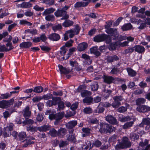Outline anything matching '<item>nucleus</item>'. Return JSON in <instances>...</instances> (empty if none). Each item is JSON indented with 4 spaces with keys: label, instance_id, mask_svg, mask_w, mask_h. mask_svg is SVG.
Masks as SVG:
<instances>
[{
    "label": "nucleus",
    "instance_id": "473e14b6",
    "mask_svg": "<svg viewBox=\"0 0 150 150\" xmlns=\"http://www.w3.org/2000/svg\"><path fill=\"white\" fill-rule=\"evenodd\" d=\"M25 117V120L22 121V123L23 125H32L34 123V121L33 120L30 119L27 117Z\"/></svg>",
    "mask_w": 150,
    "mask_h": 150
},
{
    "label": "nucleus",
    "instance_id": "aec40b11",
    "mask_svg": "<svg viewBox=\"0 0 150 150\" xmlns=\"http://www.w3.org/2000/svg\"><path fill=\"white\" fill-rule=\"evenodd\" d=\"M23 142H25L22 146L23 147L26 148L27 147L28 145H30L35 143L34 141L30 140L28 138V137H27L26 139L22 141Z\"/></svg>",
    "mask_w": 150,
    "mask_h": 150
},
{
    "label": "nucleus",
    "instance_id": "c756f323",
    "mask_svg": "<svg viewBox=\"0 0 150 150\" xmlns=\"http://www.w3.org/2000/svg\"><path fill=\"white\" fill-rule=\"evenodd\" d=\"M26 130L27 131L29 132H31L33 134L35 132H36L38 129V127H34L32 125H29L26 128Z\"/></svg>",
    "mask_w": 150,
    "mask_h": 150
},
{
    "label": "nucleus",
    "instance_id": "13d9d810",
    "mask_svg": "<svg viewBox=\"0 0 150 150\" xmlns=\"http://www.w3.org/2000/svg\"><path fill=\"white\" fill-rule=\"evenodd\" d=\"M44 114L42 113H39L37 116L36 119L38 121L41 122L44 119Z\"/></svg>",
    "mask_w": 150,
    "mask_h": 150
},
{
    "label": "nucleus",
    "instance_id": "4d7b16f0",
    "mask_svg": "<svg viewBox=\"0 0 150 150\" xmlns=\"http://www.w3.org/2000/svg\"><path fill=\"white\" fill-rule=\"evenodd\" d=\"M119 71V69L117 68V66H115L112 69L110 73L112 74H116Z\"/></svg>",
    "mask_w": 150,
    "mask_h": 150
},
{
    "label": "nucleus",
    "instance_id": "5701e85b",
    "mask_svg": "<svg viewBox=\"0 0 150 150\" xmlns=\"http://www.w3.org/2000/svg\"><path fill=\"white\" fill-rule=\"evenodd\" d=\"M119 59V57L116 55H113L112 56H108L107 58V60L108 62L111 63L114 61H117Z\"/></svg>",
    "mask_w": 150,
    "mask_h": 150
},
{
    "label": "nucleus",
    "instance_id": "bf43d9fd",
    "mask_svg": "<svg viewBox=\"0 0 150 150\" xmlns=\"http://www.w3.org/2000/svg\"><path fill=\"white\" fill-rule=\"evenodd\" d=\"M66 129L65 128H61L58 131V136H59L62 135H64L66 133Z\"/></svg>",
    "mask_w": 150,
    "mask_h": 150
},
{
    "label": "nucleus",
    "instance_id": "a19ab883",
    "mask_svg": "<svg viewBox=\"0 0 150 150\" xmlns=\"http://www.w3.org/2000/svg\"><path fill=\"white\" fill-rule=\"evenodd\" d=\"M113 99L114 100V101H115V102L121 105L120 101H122L123 99V98L122 96H114L113 97Z\"/></svg>",
    "mask_w": 150,
    "mask_h": 150
},
{
    "label": "nucleus",
    "instance_id": "e433bc0d",
    "mask_svg": "<svg viewBox=\"0 0 150 150\" xmlns=\"http://www.w3.org/2000/svg\"><path fill=\"white\" fill-rule=\"evenodd\" d=\"M86 3H84V2L78 1L74 4V7L76 8H79L81 7H86Z\"/></svg>",
    "mask_w": 150,
    "mask_h": 150
},
{
    "label": "nucleus",
    "instance_id": "dca6fc26",
    "mask_svg": "<svg viewBox=\"0 0 150 150\" xmlns=\"http://www.w3.org/2000/svg\"><path fill=\"white\" fill-rule=\"evenodd\" d=\"M88 47V44L86 42H82L78 44L77 46L78 50L81 52L85 50Z\"/></svg>",
    "mask_w": 150,
    "mask_h": 150
},
{
    "label": "nucleus",
    "instance_id": "9b49d317",
    "mask_svg": "<svg viewBox=\"0 0 150 150\" xmlns=\"http://www.w3.org/2000/svg\"><path fill=\"white\" fill-rule=\"evenodd\" d=\"M112 41L109 43V44L108 46V48L111 51H115L116 50L117 47L120 45V42L117 41L111 42Z\"/></svg>",
    "mask_w": 150,
    "mask_h": 150
},
{
    "label": "nucleus",
    "instance_id": "e2e57ef3",
    "mask_svg": "<svg viewBox=\"0 0 150 150\" xmlns=\"http://www.w3.org/2000/svg\"><path fill=\"white\" fill-rule=\"evenodd\" d=\"M109 141L110 142H116L117 141V135L114 134L110 137Z\"/></svg>",
    "mask_w": 150,
    "mask_h": 150
},
{
    "label": "nucleus",
    "instance_id": "f3484780",
    "mask_svg": "<svg viewBox=\"0 0 150 150\" xmlns=\"http://www.w3.org/2000/svg\"><path fill=\"white\" fill-rule=\"evenodd\" d=\"M77 121L75 120L69 121L66 125V127L69 129H71L75 127L77 125Z\"/></svg>",
    "mask_w": 150,
    "mask_h": 150
},
{
    "label": "nucleus",
    "instance_id": "2eb2a0df",
    "mask_svg": "<svg viewBox=\"0 0 150 150\" xmlns=\"http://www.w3.org/2000/svg\"><path fill=\"white\" fill-rule=\"evenodd\" d=\"M90 52L91 54H93L96 57H98L101 55L100 53L98 51V47L97 46H93L90 48Z\"/></svg>",
    "mask_w": 150,
    "mask_h": 150
},
{
    "label": "nucleus",
    "instance_id": "09e8293b",
    "mask_svg": "<svg viewBox=\"0 0 150 150\" xmlns=\"http://www.w3.org/2000/svg\"><path fill=\"white\" fill-rule=\"evenodd\" d=\"M19 24L21 25H26L27 26H31L32 25V23L24 19L20 20Z\"/></svg>",
    "mask_w": 150,
    "mask_h": 150
},
{
    "label": "nucleus",
    "instance_id": "20e7f679",
    "mask_svg": "<svg viewBox=\"0 0 150 150\" xmlns=\"http://www.w3.org/2000/svg\"><path fill=\"white\" fill-rule=\"evenodd\" d=\"M54 14L57 17H62L61 20L67 19L69 18V16L67 14V12L61 8H58L54 12Z\"/></svg>",
    "mask_w": 150,
    "mask_h": 150
},
{
    "label": "nucleus",
    "instance_id": "58836bf2",
    "mask_svg": "<svg viewBox=\"0 0 150 150\" xmlns=\"http://www.w3.org/2000/svg\"><path fill=\"white\" fill-rule=\"evenodd\" d=\"M8 103L7 100H2L0 101V108L4 109L7 108L8 107Z\"/></svg>",
    "mask_w": 150,
    "mask_h": 150
},
{
    "label": "nucleus",
    "instance_id": "1a4fd4ad",
    "mask_svg": "<svg viewBox=\"0 0 150 150\" xmlns=\"http://www.w3.org/2000/svg\"><path fill=\"white\" fill-rule=\"evenodd\" d=\"M136 110L140 112H146L150 111V107L145 105H141L138 106L136 108Z\"/></svg>",
    "mask_w": 150,
    "mask_h": 150
},
{
    "label": "nucleus",
    "instance_id": "f03ea898",
    "mask_svg": "<svg viewBox=\"0 0 150 150\" xmlns=\"http://www.w3.org/2000/svg\"><path fill=\"white\" fill-rule=\"evenodd\" d=\"M93 41L99 42L105 41L106 44H108L112 41V38L110 36L105 33L99 34L93 38Z\"/></svg>",
    "mask_w": 150,
    "mask_h": 150
},
{
    "label": "nucleus",
    "instance_id": "4c0bfd02",
    "mask_svg": "<svg viewBox=\"0 0 150 150\" xmlns=\"http://www.w3.org/2000/svg\"><path fill=\"white\" fill-rule=\"evenodd\" d=\"M146 100L143 98H139L136 100V105L138 106L142 105V104H144L146 102Z\"/></svg>",
    "mask_w": 150,
    "mask_h": 150
},
{
    "label": "nucleus",
    "instance_id": "39448f33",
    "mask_svg": "<svg viewBox=\"0 0 150 150\" xmlns=\"http://www.w3.org/2000/svg\"><path fill=\"white\" fill-rule=\"evenodd\" d=\"M12 39V36L9 35L8 36V38H4L3 40V42H7L6 45V47H9L8 48L6 47V50L7 52L9 51L14 48V47L13 46L12 43L11 42Z\"/></svg>",
    "mask_w": 150,
    "mask_h": 150
},
{
    "label": "nucleus",
    "instance_id": "49530a36",
    "mask_svg": "<svg viewBox=\"0 0 150 150\" xmlns=\"http://www.w3.org/2000/svg\"><path fill=\"white\" fill-rule=\"evenodd\" d=\"M55 9L53 8H47L42 13L43 15H47L48 14H50L53 13Z\"/></svg>",
    "mask_w": 150,
    "mask_h": 150
},
{
    "label": "nucleus",
    "instance_id": "338daca9",
    "mask_svg": "<svg viewBox=\"0 0 150 150\" xmlns=\"http://www.w3.org/2000/svg\"><path fill=\"white\" fill-rule=\"evenodd\" d=\"M99 105H101L103 107L106 108H109L111 105V104L107 102L103 103L101 102L99 103Z\"/></svg>",
    "mask_w": 150,
    "mask_h": 150
},
{
    "label": "nucleus",
    "instance_id": "6ab92c4d",
    "mask_svg": "<svg viewBox=\"0 0 150 150\" xmlns=\"http://www.w3.org/2000/svg\"><path fill=\"white\" fill-rule=\"evenodd\" d=\"M134 48L135 51L140 54L144 53L145 51L144 47L140 45H136L134 46Z\"/></svg>",
    "mask_w": 150,
    "mask_h": 150
},
{
    "label": "nucleus",
    "instance_id": "37998d69",
    "mask_svg": "<svg viewBox=\"0 0 150 150\" xmlns=\"http://www.w3.org/2000/svg\"><path fill=\"white\" fill-rule=\"evenodd\" d=\"M56 119L60 120L62 119L64 117V112H58L56 113Z\"/></svg>",
    "mask_w": 150,
    "mask_h": 150
},
{
    "label": "nucleus",
    "instance_id": "6e6d98bb",
    "mask_svg": "<svg viewBox=\"0 0 150 150\" xmlns=\"http://www.w3.org/2000/svg\"><path fill=\"white\" fill-rule=\"evenodd\" d=\"M52 98H53L52 95L49 93L43 96L42 98L45 100H48L51 98L52 99Z\"/></svg>",
    "mask_w": 150,
    "mask_h": 150
},
{
    "label": "nucleus",
    "instance_id": "ea45409f",
    "mask_svg": "<svg viewBox=\"0 0 150 150\" xmlns=\"http://www.w3.org/2000/svg\"><path fill=\"white\" fill-rule=\"evenodd\" d=\"M27 136L26 133L24 132H21L19 133L18 134V138L19 141L23 140Z\"/></svg>",
    "mask_w": 150,
    "mask_h": 150
},
{
    "label": "nucleus",
    "instance_id": "72a5a7b5",
    "mask_svg": "<svg viewBox=\"0 0 150 150\" xmlns=\"http://www.w3.org/2000/svg\"><path fill=\"white\" fill-rule=\"evenodd\" d=\"M100 105L96 107L93 111V113H103L105 110V108L102 107H100L99 106Z\"/></svg>",
    "mask_w": 150,
    "mask_h": 150
},
{
    "label": "nucleus",
    "instance_id": "774afa93",
    "mask_svg": "<svg viewBox=\"0 0 150 150\" xmlns=\"http://www.w3.org/2000/svg\"><path fill=\"white\" fill-rule=\"evenodd\" d=\"M127 109V108L126 107L122 106L118 109L117 111L119 112L123 113L126 111Z\"/></svg>",
    "mask_w": 150,
    "mask_h": 150
},
{
    "label": "nucleus",
    "instance_id": "b1692460",
    "mask_svg": "<svg viewBox=\"0 0 150 150\" xmlns=\"http://www.w3.org/2000/svg\"><path fill=\"white\" fill-rule=\"evenodd\" d=\"M144 125H150V118L149 117L144 118L142 119V121L139 126L140 127H143Z\"/></svg>",
    "mask_w": 150,
    "mask_h": 150
},
{
    "label": "nucleus",
    "instance_id": "5fc2aeb1",
    "mask_svg": "<svg viewBox=\"0 0 150 150\" xmlns=\"http://www.w3.org/2000/svg\"><path fill=\"white\" fill-rule=\"evenodd\" d=\"M11 97L9 93H5L1 94L0 99H7Z\"/></svg>",
    "mask_w": 150,
    "mask_h": 150
},
{
    "label": "nucleus",
    "instance_id": "f8f14e48",
    "mask_svg": "<svg viewBox=\"0 0 150 150\" xmlns=\"http://www.w3.org/2000/svg\"><path fill=\"white\" fill-rule=\"evenodd\" d=\"M48 38L51 41H56L60 40V35L57 33H52L48 36Z\"/></svg>",
    "mask_w": 150,
    "mask_h": 150
},
{
    "label": "nucleus",
    "instance_id": "680f3d73",
    "mask_svg": "<svg viewBox=\"0 0 150 150\" xmlns=\"http://www.w3.org/2000/svg\"><path fill=\"white\" fill-rule=\"evenodd\" d=\"M102 144V142L100 140H96L94 141L93 144V146H95L96 147H100Z\"/></svg>",
    "mask_w": 150,
    "mask_h": 150
},
{
    "label": "nucleus",
    "instance_id": "0eeeda50",
    "mask_svg": "<svg viewBox=\"0 0 150 150\" xmlns=\"http://www.w3.org/2000/svg\"><path fill=\"white\" fill-rule=\"evenodd\" d=\"M47 37L45 33H42L40 35V37H35L33 39V42L34 43H37L41 41L45 42L47 40Z\"/></svg>",
    "mask_w": 150,
    "mask_h": 150
},
{
    "label": "nucleus",
    "instance_id": "9d476101",
    "mask_svg": "<svg viewBox=\"0 0 150 150\" xmlns=\"http://www.w3.org/2000/svg\"><path fill=\"white\" fill-rule=\"evenodd\" d=\"M60 99V97H54L52 98V100H48L46 102L47 106V107H50L52 105H56L57 104L58 100Z\"/></svg>",
    "mask_w": 150,
    "mask_h": 150
},
{
    "label": "nucleus",
    "instance_id": "864d4df0",
    "mask_svg": "<svg viewBox=\"0 0 150 150\" xmlns=\"http://www.w3.org/2000/svg\"><path fill=\"white\" fill-rule=\"evenodd\" d=\"M40 47L42 51L47 52H49L51 50L50 47L45 45H40Z\"/></svg>",
    "mask_w": 150,
    "mask_h": 150
},
{
    "label": "nucleus",
    "instance_id": "f704fd0d",
    "mask_svg": "<svg viewBox=\"0 0 150 150\" xmlns=\"http://www.w3.org/2000/svg\"><path fill=\"white\" fill-rule=\"evenodd\" d=\"M132 118L129 116L126 117L124 116L123 115L120 116L119 117V120L122 122H125L131 120Z\"/></svg>",
    "mask_w": 150,
    "mask_h": 150
},
{
    "label": "nucleus",
    "instance_id": "a878e982",
    "mask_svg": "<svg viewBox=\"0 0 150 150\" xmlns=\"http://www.w3.org/2000/svg\"><path fill=\"white\" fill-rule=\"evenodd\" d=\"M57 104L58 105V109L59 110H63L65 107L64 103L61 100L60 97V99L58 100Z\"/></svg>",
    "mask_w": 150,
    "mask_h": 150
},
{
    "label": "nucleus",
    "instance_id": "4468645a",
    "mask_svg": "<svg viewBox=\"0 0 150 150\" xmlns=\"http://www.w3.org/2000/svg\"><path fill=\"white\" fill-rule=\"evenodd\" d=\"M103 79L104 82L109 84L112 83L115 80V78L114 77L106 75H103Z\"/></svg>",
    "mask_w": 150,
    "mask_h": 150
},
{
    "label": "nucleus",
    "instance_id": "8fccbe9b",
    "mask_svg": "<svg viewBox=\"0 0 150 150\" xmlns=\"http://www.w3.org/2000/svg\"><path fill=\"white\" fill-rule=\"evenodd\" d=\"M62 29V25L61 23L54 26L52 27V29L54 32L57 30H60Z\"/></svg>",
    "mask_w": 150,
    "mask_h": 150
},
{
    "label": "nucleus",
    "instance_id": "bb28decb",
    "mask_svg": "<svg viewBox=\"0 0 150 150\" xmlns=\"http://www.w3.org/2000/svg\"><path fill=\"white\" fill-rule=\"evenodd\" d=\"M21 8H28L31 7L32 6V4L30 2H23L20 4Z\"/></svg>",
    "mask_w": 150,
    "mask_h": 150
},
{
    "label": "nucleus",
    "instance_id": "7ed1b4c3",
    "mask_svg": "<svg viewBox=\"0 0 150 150\" xmlns=\"http://www.w3.org/2000/svg\"><path fill=\"white\" fill-rule=\"evenodd\" d=\"M131 145V142L129 141L128 138L127 137H124L121 142L116 145L115 148L117 149H127L130 147Z\"/></svg>",
    "mask_w": 150,
    "mask_h": 150
},
{
    "label": "nucleus",
    "instance_id": "ddd939ff",
    "mask_svg": "<svg viewBox=\"0 0 150 150\" xmlns=\"http://www.w3.org/2000/svg\"><path fill=\"white\" fill-rule=\"evenodd\" d=\"M81 58L84 59V63L87 65H89L91 64L92 60L90 57L86 54L84 53L82 54Z\"/></svg>",
    "mask_w": 150,
    "mask_h": 150
},
{
    "label": "nucleus",
    "instance_id": "603ef678",
    "mask_svg": "<svg viewBox=\"0 0 150 150\" xmlns=\"http://www.w3.org/2000/svg\"><path fill=\"white\" fill-rule=\"evenodd\" d=\"M83 110L84 113L87 114H91L93 112L92 108L90 107L85 108Z\"/></svg>",
    "mask_w": 150,
    "mask_h": 150
},
{
    "label": "nucleus",
    "instance_id": "a211bd4d",
    "mask_svg": "<svg viewBox=\"0 0 150 150\" xmlns=\"http://www.w3.org/2000/svg\"><path fill=\"white\" fill-rule=\"evenodd\" d=\"M51 127V126L49 125H45L41 127H38V129L40 132H46L50 130Z\"/></svg>",
    "mask_w": 150,
    "mask_h": 150
},
{
    "label": "nucleus",
    "instance_id": "79ce46f5",
    "mask_svg": "<svg viewBox=\"0 0 150 150\" xmlns=\"http://www.w3.org/2000/svg\"><path fill=\"white\" fill-rule=\"evenodd\" d=\"M49 130L50 134L52 137H56L58 136V131L56 130L54 128H52L51 129H50Z\"/></svg>",
    "mask_w": 150,
    "mask_h": 150
},
{
    "label": "nucleus",
    "instance_id": "0e129e2a",
    "mask_svg": "<svg viewBox=\"0 0 150 150\" xmlns=\"http://www.w3.org/2000/svg\"><path fill=\"white\" fill-rule=\"evenodd\" d=\"M91 93L90 91L87 90H85L81 92V95L82 97H85V98L86 97H87V96L91 95Z\"/></svg>",
    "mask_w": 150,
    "mask_h": 150
},
{
    "label": "nucleus",
    "instance_id": "c03bdc74",
    "mask_svg": "<svg viewBox=\"0 0 150 150\" xmlns=\"http://www.w3.org/2000/svg\"><path fill=\"white\" fill-rule=\"evenodd\" d=\"M11 131L5 127L3 131V133L5 137H8L10 136Z\"/></svg>",
    "mask_w": 150,
    "mask_h": 150
},
{
    "label": "nucleus",
    "instance_id": "3c124183",
    "mask_svg": "<svg viewBox=\"0 0 150 150\" xmlns=\"http://www.w3.org/2000/svg\"><path fill=\"white\" fill-rule=\"evenodd\" d=\"M67 139L68 140L71 141V142L75 143L76 142L75 136L74 134L69 135Z\"/></svg>",
    "mask_w": 150,
    "mask_h": 150
},
{
    "label": "nucleus",
    "instance_id": "393cba45",
    "mask_svg": "<svg viewBox=\"0 0 150 150\" xmlns=\"http://www.w3.org/2000/svg\"><path fill=\"white\" fill-rule=\"evenodd\" d=\"M23 115L24 117H29L31 115V111H30V107L29 106H27L23 110Z\"/></svg>",
    "mask_w": 150,
    "mask_h": 150
},
{
    "label": "nucleus",
    "instance_id": "a18cd8bd",
    "mask_svg": "<svg viewBox=\"0 0 150 150\" xmlns=\"http://www.w3.org/2000/svg\"><path fill=\"white\" fill-rule=\"evenodd\" d=\"M43 88L41 86H38L35 87L33 89V92L36 93H40L43 91Z\"/></svg>",
    "mask_w": 150,
    "mask_h": 150
},
{
    "label": "nucleus",
    "instance_id": "052dcab7",
    "mask_svg": "<svg viewBox=\"0 0 150 150\" xmlns=\"http://www.w3.org/2000/svg\"><path fill=\"white\" fill-rule=\"evenodd\" d=\"M134 48V47H128L127 49H126L125 50V53L126 54H127L129 53L130 54L132 53L134 51V50H135Z\"/></svg>",
    "mask_w": 150,
    "mask_h": 150
},
{
    "label": "nucleus",
    "instance_id": "412c9836",
    "mask_svg": "<svg viewBox=\"0 0 150 150\" xmlns=\"http://www.w3.org/2000/svg\"><path fill=\"white\" fill-rule=\"evenodd\" d=\"M32 45L31 42H23L21 43L19 47L21 48H29Z\"/></svg>",
    "mask_w": 150,
    "mask_h": 150
},
{
    "label": "nucleus",
    "instance_id": "423d86ee",
    "mask_svg": "<svg viewBox=\"0 0 150 150\" xmlns=\"http://www.w3.org/2000/svg\"><path fill=\"white\" fill-rule=\"evenodd\" d=\"M105 120L108 123L112 125H118L119 122L115 117L112 115H108L105 117Z\"/></svg>",
    "mask_w": 150,
    "mask_h": 150
},
{
    "label": "nucleus",
    "instance_id": "de8ad7c7",
    "mask_svg": "<svg viewBox=\"0 0 150 150\" xmlns=\"http://www.w3.org/2000/svg\"><path fill=\"white\" fill-rule=\"evenodd\" d=\"M99 85L97 82L93 83L91 85V88L92 91H97Z\"/></svg>",
    "mask_w": 150,
    "mask_h": 150
},
{
    "label": "nucleus",
    "instance_id": "cd10ccee",
    "mask_svg": "<svg viewBox=\"0 0 150 150\" xmlns=\"http://www.w3.org/2000/svg\"><path fill=\"white\" fill-rule=\"evenodd\" d=\"M126 70L128 73L129 76L131 77H134L137 74L136 71L131 68L128 67L127 68Z\"/></svg>",
    "mask_w": 150,
    "mask_h": 150
},
{
    "label": "nucleus",
    "instance_id": "4be33fe9",
    "mask_svg": "<svg viewBox=\"0 0 150 150\" xmlns=\"http://www.w3.org/2000/svg\"><path fill=\"white\" fill-rule=\"evenodd\" d=\"M133 26L131 23H127L124 24L121 26V29L123 31H126L131 29L132 28Z\"/></svg>",
    "mask_w": 150,
    "mask_h": 150
},
{
    "label": "nucleus",
    "instance_id": "7c9ffc66",
    "mask_svg": "<svg viewBox=\"0 0 150 150\" xmlns=\"http://www.w3.org/2000/svg\"><path fill=\"white\" fill-rule=\"evenodd\" d=\"M65 20H66L62 24L63 26L65 27H68L73 25L74 24L73 21L67 19Z\"/></svg>",
    "mask_w": 150,
    "mask_h": 150
},
{
    "label": "nucleus",
    "instance_id": "69168bd1",
    "mask_svg": "<svg viewBox=\"0 0 150 150\" xmlns=\"http://www.w3.org/2000/svg\"><path fill=\"white\" fill-rule=\"evenodd\" d=\"M55 18L53 15H49L45 17V19L47 21H53Z\"/></svg>",
    "mask_w": 150,
    "mask_h": 150
},
{
    "label": "nucleus",
    "instance_id": "f257e3e1",
    "mask_svg": "<svg viewBox=\"0 0 150 150\" xmlns=\"http://www.w3.org/2000/svg\"><path fill=\"white\" fill-rule=\"evenodd\" d=\"M99 131L101 134L111 133L115 131L116 128L110 124L102 122L100 125Z\"/></svg>",
    "mask_w": 150,
    "mask_h": 150
},
{
    "label": "nucleus",
    "instance_id": "c85d7f7f",
    "mask_svg": "<svg viewBox=\"0 0 150 150\" xmlns=\"http://www.w3.org/2000/svg\"><path fill=\"white\" fill-rule=\"evenodd\" d=\"M83 102L88 105L92 104L93 103V98L91 96L86 97L83 99Z\"/></svg>",
    "mask_w": 150,
    "mask_h": 150
},
{
    "label": "nucleus",
    "instance_id": "c9c22d12",
    "mask_svg": "<svg viewBox=\"0 0 150 150\" xmlns=\"http://www.w3.org/2000/svg\"><path fill=\"white\" fill-rule=\"evenodd\" d=\"M76 50V49L74 47H72L69 49V52L66 55V59H68L73 54L74 52Z\"/></svg>",
    "mask_w": 150,
    "mask_h": 150
},
{
    "label": "nucleus",
    "instance_id": "6e6552de",
    "mask_svg": "<svg viewBox=\"0 0 150 150\" xmlns=\"http://www.w3.org/2000/svg\"><path fill=\"white\" fill-rule=\"evenodd\" d=\"M61 74L67 75L71 72H73V68L69 69L65 67H64L63 66L60 64H58V66Z\"/></svg>",
    "mask_w": 150,
    "mask_h": 150
},
{
    "label": "nucleus",
    "instance_id": "2f4dec72",
    "mask_svg": "<svg viewBox=\"0 0 150 150\" xmlns=\"http://www.w3.org/2000/svg\"><path fill=\"white\" fill-rule=\"evenodd\" d=\"M135 121V120H133V121L126 122L123 125L122 128L125 129L130 128L132 126Z\"/></svg>",
    "mask_w": 150,
    "mask_h": 150
}]
</instances>
